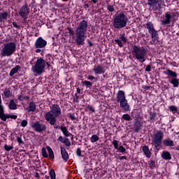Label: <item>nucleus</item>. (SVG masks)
Listing matches in <instances>:
<instances>
[{
	"label": "nucleus",
	"mask_w": 179,
	"mask_h": 179,
	"mask_svg": "<svg viewBox=\"0 0 179 179\" xmlns=\"http://www.w3.org/2000/svg\"><path fill=\"white\" fill-rule=\"evenodd\" d=\"M86 33H87V21L82 20L76 27V39L77 45H83L86 40Z\"/></svg>",
	"instance_id": "obj_1"
},
{
	"label": "nucleus",
	"mask_w": 179,
	"mask_h": 179,
	"mask_svg": "<svg viewBox=\"0 0 179 179\" xmlns=\"http://www.w3.org/2000/svg\"><path fill=\"white\" fill-rule=\"evenodd\" d=\"M62 111L59 105L53 104L50 106V110L45 114V119L50 125H55L57 118L61 115Z\"/></svg>",
	"instance_id": "obj_2"
},
{
	"label": "nucleus",
	"mask_w": 179,
	"mask_h": 179,
	"mask_svg": "<svg viewBox=\"0 0 179 179\" xmlns=\"http://www.w3.org/2000/svg\"><path fill=\"white\" fill-rule=\"evenodd\" d=\"M128 22L129 20L128 17L124 12H120L118 14L115 15L113 18V27L115 29H124V27H127V24H128Z\"/></svg>",
	"instance_id": "obj_3"
},
{
	"label": "nucleus",
	"mask_w": 179,
	"mask_h": 179,
	"mask_svg": "<svg viewBox=\"0 0 179 179\" xmlns=\"http://www.w3.org/2000/svg\"><path fill=\"white\" fill-rule=\"evenodd\" d=\"M46 66L50 68V64L43 59L38 58L36 61L35 64L32 66L31 71L35 76H40V75L44 73Z\"/></svg>",
	"instance_id": "obj_4"
},
{
	"label": "nucleus",
	"mask_w": 179,
	"mask_h": 179,
	"mask_svg": "<svg viewBox=\"0 0 179 179\" xmlns=\"http://www.w3.org/2000/svg\"><path fill=\"white\" fill-rule=\"evenodd\" d=\"M148 55V50L144 47L134 45L132 48V55L135 59L143 64L146 61V55Z\"/></svg>",
	"instance_id": "obj_5"
},
{
	"label": "nucleus",
	"mask_w": 179,
	"mask_h": 179,
	"mask_svg": "<svg viewBox=\"0 0 179 179\" xmlns=\"http://www.w3.org/2000/svg\"><path fill=\"white\" fill-rule=\"evenodd\" d=\"M116 101L120 103V108H122L124 113H128L131 111V106L128 103L127 96H125V92L123 90H119L116 94Z\"/></svg>",
	"instance_id": "obj_6"
},
{
	"label": "nucleus",
	"mask_w": 179,
	"mask_h": 179,
	"mask_svg": "<svg viewBox=\"0 0 179 179\" xmlns=\"http://www.w3.org/2000/svg\"><path fill=\"white\" fill-rule=\"evenodd\" d=\"M164 138V133L162 130H158L154 133L152 136V143L155 146L156 150H160L162 148V142Z\"/></svg>",
	"instance_id": "obj_7"
},
{
	"label": "nucleus",
	"mask_w": 179,
	"mask_h": 179,
	"mask_svg": "<svg viewBox=\"0 0 179 179\" xmlns=\"http://www.w3.org/2000/svg\"><path fill=\"white\" fill-rule=\"evenodd\" d=\"M16 51V44L13 42H8L4 44L1 50L3 57H10Z\"/></svg>",
	"instance_id": "obj_8"
},
{
	"label": "nucleus",
	"mask_w": 179,
	"mask_h": 179,
	"mask_svg": "<svg viewBox=\"0 0 179 179\" xmlns=\"http://www.w3.org/2000/svg\"><path fill=\"white\" fill-rule=\"evenodd\" d=\"M146 27L148 30V33L151 34V37L152 38V41L155 43L158 38L159 34H157V31L155 29V25L151 22H148L146 23Z\"/></svg>",
	"instance_id": "obj_9"
},
{
	"label": "nucleus",
	"mask_w": 179,
	"mask_h": 179,
	"mask_svg": "<svg viewBox=\"0 0 179 179\" xmlns=\"http://www.w3.org/2000/svg\"><path fill=\"white\" fill-rule=\"evenodd\" d=\"M30 13V8H29V6L25 4L22 6L19 10V15L22 17L24 20H27V17Z\"/></svg>",
	"instance_id": "obj_10"
},
{
	"label": "nucleus",
	"mask_w": 179,
	"mask_h": 179,
	"mask_svg": "<svg viewBox=\"0 0 179 179\" xmlns=\"http://www.w3.org/2000/svg\"><path fill=\"white\" fill-rule=\"evenodd\" d=\"M31 127L34 129V131H36V132L39 133L45 132V131L47 129V126L40 122L32 123Z\"/></svg>",
	"instance_id": "obj_11"
},
{
	"label": "nucleus",
	"mask_w": 179,
	"mask_h": 179,
	"mask_svg": "<svg viewBox=\"0 0 179 179\" xmlns=\"http://www.w3.org/2000/svg\"><path fill=\"white\" fill-rule=\"evenodd\" d=\"M176 15V13L174 12L165 13V20L161 21L162 24L164 26H166V24H170V23H171V17H174Z\"/></svg>",
	"instance_id": "obj_12"
},
{
	"label": "nucleus",
	"mask_w": 179,
	"mask_h": 179,
	"mask_svg": "<svg viewBox=\"0 0 179 179\" xmlns=\"http://www.w3.org/2000/svg\"><path fill=\"white\" fill-rule=\"evenodd\" d=\"M45 45H47V41L41 37L38 38L34 43L35 48H45Z\"/></svg>",
	"instance_id": "obj_13"
},
{
	"label": "nucleus",
	"mask_w": 179,
	"mask_h": 179,
	"mask_svg": "<svg viewBox=\"0 0 179 179\" xmlns=\"http://www.w3.org/2000/svg\"><path fill=\"white\" fill-rule=\"evenodd\" d=\"M92 71L94 72L95 75H103V73H106V69L100 64L95 65Z\"/></svg>",
	"instance_id": "obj_14"
},
{
	"label": "nucleus",
	"mask_w": 179,
	"mask_h": 179,
	"mask_svg": "<svg viewBox=\"0 0 179 179\" xmlns=\"http://www.w3.org/2000/svg\"><path fill=\"white\" fill-rule=\"evenodd\" d=\"M115 41L119 47H123L124 44H126L127 41V37H125V34H120L119 39H115Z\"/></svg>",
	"instance_id": "obj_15"
},
{
	"label": "nucleus",
	"mask_w": 179,
	"mask_h": 179,
	"mask_svg": "<svg viewBox=\"0 0 179 179\" xmlns=\"http://www.w3.org/2000/svg\"><path fill=\"white\" fill-rule=\"evenodd\" d=\"M0 118L1 120H2V121H6L8 118H11L12 120H16V118H17V116L15 115H6L5 114V111L3 110L2 113H0Z\"/></svg>",
	"instance_id": "obj_16"
},
{
	"label": "nucleus",
	"mask_w": 179,
	"mask_h": 179,
	"mask_svg": "<svg viewBox=\"0 0 179 179\" xmlns=\"http://www.w3.org/2000/svg\"><path fill=\"white\" fill-rule=\"evenodd\" d=\"M112 143L114 145L115 149L119 150L120 153H125L127 150L122 145L118 146V141L114 140Z\"/></svg>",
	"instance_id": "obj_17"
},
{
	"label": "nucleus",
	"mask_w": 179,
	"mask_h": 179,
	"mask_svg": "<svg viewBox=\"0 0 179 179\" xmlns=\"http://www.w3.org/2000/svg\"><path fill=\"white\" fill-rule=\"evenodd\" d=\"M61 155L63 160L68 162V159H69V155H68V152H66L65 148H61Z\"/></svg>",
	"instance_id": "obj_18"
},
{
	"label": "nucleus",
	"mask_w": 179,
	"mask_h": 179,
	"mask_svg": "<svg viewBox=\"0 0 179 179\" xmlns=\"http://www.w3.org/2000/svg\"><path fill=\"white\" fill-rule=\"evenodd\" d=\"M8 16H9V13L6 11H2L0 10V23H2L3 20H8Z\"/></svg>",
	"instance_id": "obj_19"
},
{
	"label": "nucleus",
	"mask_w": 179,
	"mask_h": 179,
	"mask_svg": "<svg viewBox=\"0 0 179 179\" xmlns=\"http://www.w3.org/2000/svg\"><path fill=\"white\" fill-rule=\"evenodd\" d=\"M164 146L173 147L174 146V141L170 138L164 139L162 141Z\"/></svg>",
	"instance_id": "obj_20"
},
{
	"label": "nucleus",
	"mask_w": 179,
	"mask_h": 179,
	"mask_svg": "<svg viewBox=\"0 0 179 179\" xmlns=\"http://www.w3.org/2000/svg\"><path fill=\"white\" fill-rule=\"evenodd\" d=\"M60 129L66 138H69V136H71V133L68 131V128L66 127L61 126Z\"/></svg>",
	"instance_id": "obj_21"
},
{
	"label": "nucleus",
	"mask_w": 179,
	"mask_h": 179,
	"mask_svg": "<svg viewBox=\"0 0 179 179\" xmlns=\"http://www.w3.org/2000/svg\"><path fill=\"white\" fill-rule=\"evenodd\" d=\"M164 75H167L168 76H171V78H177V73L170 70L166 69V71H164Z\"/></svg>",
	"instance_id": "obj_22"
},
{
	"label": "nucleus",
	"mask_w": 179,
	"mask_h": 179,
	"mask_svg": "<svg viewBox=\"0 0 179 179\" xmlns=\"http://www.w3.org/2000/svg\"><path fill=\"white\" fill-rule=\"evenodd\" d=\"M162 157L164 160H171V154H170L169 151H163Z\"/></svg>",
	"instance_id": "obj_23"
},
{
	"label": "nucleus",
	"mask_w": 179,
	"mask_h": 179,
	"mask_svg": "<svg viewBox=\"0 0 179 179\" xmlns=\"http://www.w3.org/2000/svg\"><path fill=\"white\" fill-rule=\"evenodd\" d=\"M143 152L145 156H146V157H148V159L150 158V156H151L150 150H149V147L148 145H144L143 147Z\"/></svg>",
	"instance_id": "obj_24"
},
{
	"label": "nucleus",
	"mask_w": 179,
	"mask_h": 179,
	"mask_svg": "<svg viewBox=\"0 0 179 179\" xmlns=\"http://www.w3.org/2000/svg\"><path fill=\"white\" fill-rule=\"evenodd\" d=\"M157 7H155L154 8V10H160L162 9V6H166V4L164 3V0H157Z\"/></svg>",
	"instance_id": "obj_25"
},
{
	"label": "nucleus",
	"mask_w": 179,
	"mask_h": 179,
	"mask_svg": "<svg viewBox=\"0 0 179 179\" xmlns=\"http://www.w3.org/2000/svg\"><path fill=\"white\" fill-rule=\"evenodd\" d=\"M148 5L155 10V8L157 7V0H148Z\"/></svg>",
	"instance_id": "obj_26"
},
{
	"label": "nucleus",
	"mask_w": 179,
	"mask_h": 179,
	"mask_svg": "<svg viewBox=\"0 0 179 179\" xmlns=\"http://www.w3.org/2000/svg\"><path fill=\"white\" fill-rule=\"evenodd\" d=\"M8 108L10 110H17V105H16V103H15V101L13 99H11L10 101V103L8 104Z\"/></svg>",
	"instance_id": "obj_27"
},
{
	"label": "nucleus",
	"mask_w": 179,
	"mask_h": 179,
	"mask_svg": "<svg viewBox=\"0 0 179 179\" xmlns=\"http://www.w3.org/2000/svg\"><path fill=\"white\" fill-rule=\"evenodd\" d=\"M20 69V66L17 65L15 67L12 69V70L10 71V76H13L15 73H17Z\"/></svg>",
	"instance_id": "obj_28"
},
{
	"label": "nucleus",
	"mask_w": 179,
	"mask_h": 179,
	"mask_svg": "<svg viewBox=\"0 0 179 179\" xmlns=\"http://www.w3.org/2000/svg\"><path fill=\"white\" fill-rule=\"evenodd\" d=\"M142 129V124L140 122H136L134 124V131L139 132Z\"/></svg>",
	"instance_id": "obj_29"
},
{
	"label": "nucleus",
	"mask_w": 179,
	"mask_h": 179,
	"mask_svg": "<svg viewBox=\"0 0 179 179\" xmlns=\"http://www.w3.org/2000/svg\"><path fill=\"white\" fill-rule=\"evenodd\" d=\"M36 103H34V102H31L27 108L28 112L30 113V111H31L32 113H34V111H36Z\"/></svg>",
	"instance_id": "obj_30"
},
{
	"label": "nucleus",
	"mask_w": 179,
	"mask_h": 179,
	"mask_svg": "<svg viewBox=\"0 0 179 179\" xmlns=\"http://www.w3.org/2000/svg\"><path fill=\"white\" fill-rule=\"evenodd\" d=\"M156 117H157V113H156V112L150 113L149 120L151 122H155Z\"/></svg>",
	"instance_id": "obj_31"
},
{
	"label": "nucleus",
	"mask_w": 179,
	"mask_h": 179,
	"mask_svg": "<svg viewBox=\"0 0 179 179\" xmlns=\"http://www.w3.org/2000/svg\"><path fill=\"white\" fill-rule=\"evenodd\" d=\"M170 83H171V85H173V87H178L179 86V80L177 78H172L170 80Z\"/></svg>",
	"instance_id": "obj_32"
},
{
	"label": "nucleus",
	"mask_w": 179,
	"mask_h": 179,
	"mask_svg": "<svg viewBox=\"0 0 179 179\" xmlns=\"http://www.w3.org/2000/svg\"><path fill=\"white\" fill-rule=\"evenodd\" d=\"M35 52H36V54H41V55L42 57H44V54H45V49H44V48H36V50H35Z\"/></svg>",
	"instance_id": "obj_33"
},
{
	"label": "nucleus",
	"mask_w": 179,
	"mask_h": 179,
	"mask_svg": "<svg viewBox=\"0 0 179 179\" xmlns=\"http://www.w3.org/2000/svg\"><path fill=\"white\" fill-rule=\"evenodd\" d=\"M3 94L5 97H10V96H12V92H10V90L6 88L3 91Z\"/></svg>",
	"instance_id": "obj_34"
},
{
	"label": "nucleus",
	"mask_w": 179,
	"mask_h": 179,
	"mask_svg": "<svg viewBox=\"0 0 179 179\" xmlns=\"http://www.w3.org/2000/svg\"><path fill=\"white\" fill-rule=\"evenodd\" d=\"M47 149H48V153H49V157L50 159H54V151H52V149H51V148L50 147H47Z\"/></svg>",
	"instance_id": "obj_35"
},
{
	"label": "nucleus",
	"mask_w": 179,
	"mask_h": 179,
	"mask_svg": "<svg viewBox=\"0 0 179 179\" xmlns=\"http://www.w3.org/2000/svg\"><path fill=\"white\" fill-rule=\"evenodd\" d=\"M99 139H100V138H99V136L97 135L94 134L91 137V142H92V143H94V142H97V141H99Z\"/></svg>",
	"instance_id": "obj_36"
},
{
	"label": "nucleus",
	"mask_w": 179,
	"mask_h": 179,
	"mask_svg": "<svg viewBox=\"0 0 179 179\" xmlns=\"http://www.w3.org/2000/svg\"><path fill=\"white\" fill-rule=\"evenodd\" d=\"M122 118L125 121H131L132 120V117H131V115L129 114H124Z\"/></svg>",
	"instance_id": "obj_37"
},
{
	"label": "nucleus",
	"mask_w": 179,
	"mask_h": 179,
	"mask_svg": "<svg viewBox=\"0 0 179 179\" xmlns=\"http://www.w3.org/2000/svg\"><path fill=\"white\" fill-rule=\"evenodd\" d=\"M29 99H30V97L24 95H20L18 96V100H20V101H24V100H29Z\"/></svg>",
	"instance_id": "obj_38"
},
{
	"label": "nucleus",
	"mask_w": 179,
	"mask_h": 179,
	"mask_svg": "<svg viewBox=\"0 0 179 179\" xmlns=\"http://www.w3.org/2000/svg\"><path fill=\"white\" fill-rule=\"evenodd\" d=\"M169 110L170 111H171V113H173V114H176V113H177L178 111L177 106H171L169 107Z\"/></svg>",
	"instance_id": "obj_39"
},
{
	"label": "nucleus",
	"mask_w": 179,
	"mask_h": 179,
	"mask_svg": "<svg viewBox=\"0 0 179 179\" xmlns=\"http://www.w3.org/2000/svg\"><path fill=\"white\" fill-rule=\"evenodd\" d=\"M50 179H56L55 171H54L53 169L50 170Z\"/></svg>",
	"instance_id": "obj_40"
},
{
	"label": "nucleus",
	"mask_w": 179,
	"mask_h": 179,
	"mask_svg": "<svg viewBox=\"0 0 179 179\" xmlns=\"http://www.w3.org/2000/svg\"><path fill=\"white\" fill-rule=\"evenodd\" d=\"M42 156L43 157H48V154H47V150L44 148H42Z\"/></svg>",
	"instance_id": "obj_41"
},
{
	"label": "nucleus",
	"mask_w": 179,
	"mask_h": 179,
	"mask_svg": "<svg viewBox=\"0 0 179 179\" xmlns=\"http://www.w3.org/2000/svg\"><path fill=\"white\" fill-rule=\"evenodd\" d=\"M4 149L7 152H9L10 150H12V149H13V147L10 146V145H4Z\"/></svg>",
	"instance_id": "obj_42"
},
{
	"label": "nucleus",
	"mask_w": 179,
	"mask_h": 179,
	"mask_svg": "<svg viewBox=\"0 0 179 179\" xmlns=\"http://www.w3.org/2000/svg\"><path fill=\"white\" fill-rule=\"evenodd\" d=\"M107 9L108 10H109V12H114V10H115V9L114 8V6L111 5H108Z\"/></svg>",
	"instance_id": "obj_43"
},
{
	"label": "nucleus",
	"mask_w": 179,
	"mask_h": 179,
	"mask_svg": "<svg viewBox=\"0 0 179 179\" xmlns=\"http://www.w3.org/2000/svg\"><path fill=\"white\" fill-rule=\"evenodd\" d=\"M83 85H85V86L90 87V86H92V85H93L90 81H87L85 80L83 82Z\"/></svg>",
	"instance_id": "obj_44"
},
{
	"label": "nucleus",
	"mask_w": 179,
	"mask_h": 179,
	"mask_svg": "<svg viewBox=\"0 0 179 179\" xmlns=\"http://www.w3.org/2000/svg\"><path fill=\"white\" fill-rule=\"evenodd\" d=\"M28 122L26 120H24L21 122V127L24 128V127H27Z\"/></svg>",
	"instance_id": "obj_45"
},
{
	"label": "nucleus",
	"mask_w": 179,
	"mask_h": 179,
	"mask_svg": "<svg viewBox=\"0 0 179 179\" xmlns=\"http://www.w3.org/2000/svg\"><path fill=\"white\" fill-rule=\"evenodd\" d=\"M65 139H67V138L62 137V136H60L58 138V141H59V142H61L62 143H64Z\"/></svg>",
	"instance_id": "obj_46"
},
{
	"label": "nucleus",
	"mask_w": 179,
	"mask_h": 179,
	"mask_svg": "<svg viewBox=\"0 0 179 179\" xmlns=\"http://www.w3.org/2000/svg\"><path fill=\"white\" fill-rule=\"evenodd\" d=\"M87 108H88V110H90V111H91L92 113H95L96 110H94V108H93V106L88 105L87 106Z\"/></svg>",
	"instance_id": "obj_47"
},
{
	"label": "nucleus",
	"mask_w": 179,
	"mask_h": 179,
	"mask_svg": "<svg viewBox=\"0 0 179 179\" xmlns=\"http://www.w3.org/2000/svg\"><path fill=\"white\" fill-rule=\"evenodd\" d=\"M4 111L3 106H2V99H1V95H0V114Z\"/></svg>",
	"instance_id": "obj_48"
},
{
	"label": "nucleus",
	"mask_w": 179,
	"mask_h": 179,
	"mask_svg": "<svg viewBox=\"0 0 179 179\" xmlns=\"http://www.w3.org/2000/svg\"><path fill=\"white\" fill-rule=\"evenodd\" d=\"M76 155L77 156H79V157L82 156V150H80V148H77Z\"/></svg>",
	"instance_id": "obj_49"
},
{
	"label": "nucleus",
	"mask_w": 179,
	"mask_h": 179,
	"mask_svg": "<svg viewBox=\"0 0 179 179\" xmlns=\"http://www.w3.org/2000/svg\"><path fill=\"white\" fill-rule=\"evenodd\" d=\"M87 79L88 80H97V79H96L95 77L93 76H88L87 77Z\"/></svg>",
	"instance_id": "obj_50"
},
{
	"label": "nucleus",
	"mask_w": 179,
	"mask_h": 179,
	"mask_svg": "<svg viewBox=\"0 0 179 179\" xmlns=\"http://www.w3.org/2000/svg\"><path fill=\"white\" fill-rule=\"evenodd\" d=\"M64 145H66V146H71V141H69V139H65Z\"/></svg>",
	"instance_id": "obj_51"
},
{
	"label": "nucleus",
	"mask_w": 179,
	"mask_h": 179,
	"mask_svg": "<svg viewBox=\"0 0 179 179\" xmlns=\"http://www.w3.org/2000/svg\"><path fill=\"white\" fill-rule=\"evenodd\" d=\"M69 33L70 36H75V31L71 28L69 29Z\"/></svg>",
	"instance_id": "obj_52"
},
{
	"label": "nucleus",
	"mask_w": 179,
	"mask_h": 179,
	"mask_svg": "<svg viewBox=\"0 0 179 179\" xmlns=\"http://www.w3.org/2000/svg\"><path fill=\"white\" fill-rule=\"evenodd\" d=\"M152 71V66L148 65L145 68V72H150Z\"/></svg>",
	"instance_id": "obj_53"
},
{
	"label": "nucleus",
	"mask_w": 179,
	"mask_h": 179,
	"mask_svg": "<svg viewBox=\"0 0 179 179\" xmlns=\"http://www.w3.org/2000/svg\"><path fill=\"white\" fill-rule=\"evenodd\" d=\"M17 142L22 145V143H23V140H22V137H17Z\"/></svg>",
	"instance_id": "obj_54"
},
{
	"label": "nucleus",
	"mask_w": 179,
	"mask_h": 179,
	"mask_svg": "<svg viewBox=\"0 0 179 179\" xmlns=\"http://www.w3.org/2000/svg\"><path fill=\"white\" fill-rule=\"evenodd\" d=\"M69 118H71L72 120V121L76 120V117H75V115H73V114H70Z\"/></svg>",
	"instance_id": "obj_55"
},
{
	"label": "nucleus",
	"mask_w": 179,
	"mask_h": 179,
	"mask_svg": "<svg viewBox=\"0 0 179 179\" xmlns=\"http://www.w3.org/2000/svg\"><path fill=\"white\" fill-rule=\"evenodd\" d=\"M13 26L15 27V29H19V25H17V23H16V22H13Z\"/></svg>",
	"instance_id": "obj_56"
},
{
	"label": "nucleus",
	"mask_w": 179,
	"mask_h": 179,
	"mask_svg": "<svg viewBox=\"0 0 179 179\" xmlns=\"http://www.w3.org/2000/svg\"><path fill=\"white\" fill-rule=\"evenodd\" d=\"M120 160H127V157L125 156H121L119 157Z\"/></svg>",
	"instance_id": "obj_57"
},
{
	"label": "nucleus",
	"mask_w": 179,
	"mask_h": 179,
	"mask_svg": "<svg viewBox=\"0 0 179 179\" xmlns=\"http://www.w3.org/2000/svg\"><path fill=\"white\" fill-rule=\"evenodd\" d=\"M91 2H92L94 4H96L97 2H99V0H91Z\"/></svg>",
	"instance_id": "obj_58"
},
{
	"label": "nucleus",
	"mask_w": 179,
	"mask_h": 179,
	"mask_svg": "<svg viewBox=\"0 0 179 179\" xmlns=\"http://www.w3.org/2000/svg\"><path fill=\"white\" fill-rule=\"evenodd\" d=\"M77 93H78V94H80V89H79V88L77 89Z\"/></svg>",
	"instance_id": "obj_59"
},
{
	"label": "nucleus",
	"mask_w": 179,
	"mask_h": 179,
	"mask_svg": "<svg viewBox=\"0 0 179 179\" xmlns=\"http://www.w3.org/2000/svg\"><path fill=\"white\" fill-rule=\"evenodd\" d=\"M150 165H151V166H154V165H155V162L151 161Z\"/></svg>",
	"instance_id": "obj_60"
},
{
	"label": "nucleus",
	"mask_w": 179,
	"mask_h": 179,
	"mask_svg": "<svg viewBox=\"0 0 179 179\" xmlns=\"http://www.w3.org/2000/svg\"><path fill=\"white\" fill-rule=\"evenodd\" d=\"M89 45L90 47H92L93 45V43H92V42H89Z\"/></svg>",
	"instance_id": "obj_61"
},
{
	"label": "nucleus",
	"mask_w": 179,
	"mask_h": 179,
	"mask_svg": "<svg viewBox=\"0 0 179 179\" xmlns=\"http://www.w3.org/2000/svg\"><path fill=\"white\" fill-rule=\"evenodd\" d=\"M85 8H89V4H85Z\"/></svg>",
	"instance_id": "obj_62"
},
{
	"label": "nucleus",
	"mask_w": 179,
	"mask_h": 179,
	"mask_svg": "<svg viewBox=\"0 0 179 179\" xmlns=\"http://www.w3.org/2000/svg\"><path fill=\"white\" fill-rule=\"evenodd\" d=\"M58 127H59V126H58V125L57 126H55L54 128L57 129L58 128Z\"/></svg>",
	"instance_id": "obj_63"
},
{
	"label": "nucleus",
	"mask_w": 179,
	"mask_h": 179,
	"mask_svg": "<svg viewBox=\"0 0 179 179\" xmlns=\"http://www.w3.org/2000/svg\"><path fill=\"white\" fill-rule=\"evenodd\" d=\"M176 150H178L179 152V146L176 147Z\"/></svg>",
	"instance_id": "obj_64"
}]
</instances>
